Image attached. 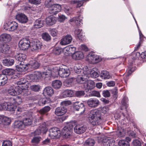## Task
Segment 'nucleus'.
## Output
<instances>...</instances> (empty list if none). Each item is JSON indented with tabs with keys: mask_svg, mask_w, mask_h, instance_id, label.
Returning a JSON list of instances; mask_svg holds the SVG:
<instances>
[{
	"mask_svg": "<svg viewBox=\"0 0 146 146\" xmlns=\"http://www.w3.org/2000/svg\"><path fill=\"white\" fill-rule=\"evenodd\" d=\"M90 123L93 125H100L104 120V117L101 112L97 110L90 111L88 115Z\"/></svg>",
	"mask_w": 146,
	"mask_h": 146,
	"instance_id": "f257e3e1",
	"label": "nucleus"
},
{
	"mask_svg": "<svg viewBox=\"0 0 146 146\" xmlns=\"http://www.w3.org/2000/svg\"><path fill=\"white\" fill-rule=\"evenodd\" d=\"M18 119H20L22 120L23 124L25 126L30 125L34 121V123L37 122V119L35 117H33V114L27 115H25V114H21V115H19L17 117Z\"/></svg>",
	"mask_w": 146,
	"mask_h": 146,
	"instance_id": "f03ea898",
	"label": "nucleus"
},
{
	"mask_svg": "<svg viewBox=\"0 0 146 146\" xmlns=\"http://www.w3.org/2000/svg\"><path fill=\"white\" fill-rule=\"evenodd\" d=\"M14 70L12 69H6L2 71L3 74H0V85H4L7 82V78L6 75L13 74Z\"/></svg>",
	"mask_w": 146,
	"mask_h": 146,
	"instance_id": "7ed1b4c3",
	"label": "nucleus"
},
{
	"mask_svg": "<svg viewBox=\"0 0 146 146\" xmlns=\"http://www.w3.org/2000/svg\"><path fill=\"white\" fill-rule=\"evenodd\" d=\"M48 135L52 138H58L61 135V133L58 128L54 127L49 129Z\"/></svg>",
	"mask_w": 146,
	"mask_h": 146,
	"instance_id": "20e7f679",
	"label": "nucleus"
},
{
	"mask_svg": "<svg viewBox=\"0 0 146 146\" xmlns=\"http://www.w3.org/2000/svg\"><path fill=\"white\" fill-rule=\"evenodd\" d=\"M73 126L71 124L64 127L62 130L63 135L66 138H68L72 133L73 131Z\"/></svg>",
	"mask_w": 146,
	"mask_h": 146,
	"instance_id": "39448f33",
	"label": "nucleus"
},
{
	"mask_svg": "<svg viewBox=\"0 0 146 146\" xmlns=\"http://www.w3.org/2000/svg\"><path fill=\"white\" fill-rule=\"evenodd\" d=\"M31 42L28 38H23L19 42V46L22 50L27 49L30 46Z\"/></svg>",
	"mask_w": 146,
	"mask_h": 146,
	"instance_id": "423d86ee",
	"label": "nucleus"
},
{
	"mask_svg": "<svg viewBox=\"0 0 146 146\" xmlns=\"http://www.w3.org/2000/svg\"><path fill=\"white\" fill-rule=\"evenodd\" d=\"M41 42L37 39H33L31 42L30 46L32 50H37L40 49L42 46Z\"/></svg>",
	"mask_w": 146,
	"mask_h": 146,
	"instance_id": "0eeeda50",
	"label": "nucleus"
},
{
	"mask_svg": "<svg viewBox=\"0 0 146 146\" xmlns=\"http://www.w3.org/2000/svg\"><path fill=\"white\" fill-rule=\"evenodd\" d=\"M84 88H85L86 92H88L89 90L93 89L95 86V83L92 80H86L83 84Z\"/></svg>",
	"mask_w": 146,
	"mask_h": 146,
	"instance_id": "6e6552de",
	"label": "nucleus"
},
{
	"mask_svg": "<svg viewBox=\"0 0 146 146\" xmlns=\"http://www.w3.org/2000/svg\"><path fill=\"white\" fill-rule=\"evenodd\" d=\"M88 106L92 108H95L97 107L100 104L99 100L94 98H90L87 101Z\"/></svg>",
	"mask_w": 146,
	"mask_h": 146,
	"instance_id": "1a4fd4ad",
	"label": "nucleus"
},
{
	"mask_svg": "<svg viewBox=\"0 0 146 146\" xmlns=\"http://www.w3.org/2000/svg\"><path fill=\"white\" fill-rule=\"evenodd\" d=\"M72 40V36L68 35L61 39L60 43L62 45H64L70 44Z\"/></svg>",
	"mask_w": 146,
	"mask_h": 146,
	"instance_id": "9d476101",
	"label": "nucleus"
},
{
	"mask_svg": "<svg viewBox=\"0 0 146 146\" xmlns=\"http://www.w3.org/2000/svg\"><path fill=\"white\" fill-rule=\"evenodd\" d=\"M61 6L58 4H54L49 9L50 13L51 14L55 15L61 10Z\"/></svg>",
	"mask_w": 146,
	"mask_h": 146,
	"instance_id": "9b49d317",
	"label": "nucleus"
},
{
	"mask_svg": "<svg viewBox=\"0 0 146 146\" xmlns=\"http://www.w3.org/2000/svg\"><path fill=\"white\" fill-rule=\"evenodd\" d=\"M67 111V109L65 107L61 106L55 109V114L57 116H62L65 114Z\"/></svg>",
	"mask_w": 146,
	"mask_h": 146,
	"instance_id": "f8f14e48",
	"label": "nucleus"
},
{
	"mask_svg": "<svg viewBox=\"0 0 146 146\" xmlns=\"http://www.w3.org/2000/svg\"><path fill=\"white\" fill-rule=\"evenodd\" d=\"M74 110L79 111L80 114H83L85 111L84 105L82 103H75L74 106Z\"/></svg>",
	"mask_w": 146,
	"mask_h": 146,
	"instance_id": "ddd939ff",
	"label": "nucleus"
},
{
	"mask_svg": "<svg viewBox=\"0 0 146 146\" xmlns=\"http://www.w3.org/2000/svg\"><path fill=\"white\" fill-rule=\"evenodd\" d=\"M102 143L105 146H114L115 140L113 138L107 137L104 139Z\"/></svg>",
	"mask_w": 146,
	"mask_h": 146,
	"instance_id": "4468645a",
	"label": "nucleus"
},
{
	"mask_svg": "<svg viewBox=\"0 0 146 146\" xmlns=\"http://www.w3.org/2000/svg\"><path fill=\"white\" fill-rule=\"evenodd\" d=\"M59 75L62 78H66L70 74V71L69 69L60 68L58 71Z\"/></svg>",
	"mask_w": 146,
	"mask_h": 146,
	"instance_id": "2eb2a0df",
	"label": "nucleus"
},
{
	"mask_svg": "<svg viewBox=\"0 0 146 146\" xmlns=\"http://www.w3.org/2000/svg\"><path fill=\"white\" fill-rule=\"evenodd\" d=\"M89 59L92 60V62L93 63H96L101 60V59L98 56L92 53H90L88 55Z\"/></svg>",
	"mask_w": 146,
	"mask_h": 146,
	"instance_id": "dca6fc26",
	"label": "nucleus"
},
{
	"mask_svg": "<svg viewBox=\"0 0 146 146\" xmlns=\"http://www.w3.org/2000/svg\"><path fill=\"white\" fill-rule=\"evenodd\" d=\"M16 19L20 23H27L28 19L27 17L24 14L19 13L16 15Z\"/></svg>",
	"mask_w": 146,
	"mask_h": 146,
	"instance_id": "f3484780",
	"label": "nucleus"
},
{
	"mask_svg": "<svg viewBox=\"0 0 146 146\" xmlns=\"http://www.w3.org/2000/svg\"><path fill=\"white\" fill-rule=\"evenodd\" d=\"M86 130V127L82 125H78L74 128L75 133L77 134H81L84 133Z\"/></svg>",
	"mask_w": 146,
	"mask_h": 146,
	"instance_id": "a211bd4d",
	"label": "nucleus"
},
{
	"mask_svg": "<svg viewBox=\"0 0 146 146\" xmlns=\"http://www.w3.org/2000/svg\"><path fill=\"white\" fill-rule=\"evenodd\" d=\"M41 76L40 73L38 72H35L33 74L29 75L31 80L33 82H37Z\"/></svg>",
	"mask_w": 146,
	"mask_h": 146,
	"instance_id": "6ab92c4d",
	"label": "nucleus"
},
{
	"mask_svg": "<svg viewBox=\"0 0 146 146\" xmlns=\"http://www.w3.org/2000/svg\"><path fill=\"white\" fill-rule=\"evenodd\" d=\"M82 19L83 17L80 15L78 17H73L70 19V21L71 22H74L77 26H80L82 23Z\"/></svg>",
	"mask_w": 146,
	"mask_h": 146,
	"instance_id": "aec40b11",
	"label": "nucleus"
},
{
	"mask_svg": "<svg viewBox=\"0 0 146 146\" xmlns=\"http://www.w3.org/2000/svg\"><path fill=\"white\" fill-rule=\"evenodd\" d=\"M84 55L83 52L81 51H76L72 55L73 59L75 60H80L83 58Z\"/></svg>",
	"mask_w": 146,
	"mask_h": 146,
	"instance_id": "412c9836",
	"label": "nucleus"
},
{
	"mask_svg": "<svg viewBox=\"0 0 146 146\" xmlns=\"http://www.w3.org/2000/svg\"><path fill=\"white\" fill-rule=\"evenodd\" d=\"M15 57L17 60L21 62L25 60L26 58V56L25 54L20 53H16Z\"/></svg>",
	"mask_w": 146,
	"mask_h": 146,
	"instance_id": "4be33fe9",
	"label": "nucleus"
},
{
	"mask_svg": "<svg viewBox=\"0 0 146 146\" xmlns=\"http://www.w3.org/2000/svg\"><path fill=\"white\" fill-rule=\"evenodd\" d=\"M56 18L53 16H50L47 17L46 19V22L47 24L52 25L56 22Z\"/></svg>",
	"mask_w": 146,
	"mask_h": 146,
	"instance_id": "5701e85b",
	"label": "nucleus"
},
{
	"mask_svg": "<svg viewBox=\"0 0 146 146\" xmlns=\"http://www.w3.org/2000/svg\"><path fill=\"white\" fill-rule=\"evenodd\" d=\"M26 65L28 67L36 69L39 67L40 64L37 61L34 60L32 62H31L29 64H26Z\"/></svg>",
	"mask_w": 146,
	"mask_h": 146,
	"instance_id": "b1692460",
	"label": "nucleus"
},
{
	"mask_svg": "<svg viewBox=\"0 0 146 146\" xmlns=\"http://www.w3.org/2000/svg\"><path fill=\"white\" fill-rule=\"evenodd\" d=\"M44 93L46 94L48 96H51L54 93V90L50 86L46 87L44 90Z\"/></svg>",
	"mask_w": 146,
	"mask_h": 146,
	"instance_id": "393cba45",
	"label": "nucleus"
},
{
	"mask_svg": "<svg viewBox=\"0 0 146 146\" xmlns=\"http://www.w3.org/2000/svg\"><path fill=\"white\" fill-rule=\"evenodd\" d=\"M62 95L63 98L71 97L73 95V92L70 90H66L62 92Z\"/></svg>",
	"mask_w": 146,
	"mask_h": 146,
	"instance_id": "a878e982",
	"label": "nucleus"
},
{
	"mask_svg": "<svg viewBox=\"0 0 146 146\" xmlns=\"http://www.w3.org/2000/svg\"><path fill=\"white\" fill-rule=\"evenodd\" d=\"M98 72V71L96 68H94L91 71H89L88 74H89L91 77L96 78L98 77L99 76Z\"/></svg>",
	"mask_w": 146,
	"mask_h": 146,
	"instance_id": "bb28decb",
	"label": "nucleus"
},
{
	"mask_svg": "<svg viewBox=\"0 0 146 146\" xmlns=\"http://www.w3.org/2000/svg\"><path fill=\"white\" fill-rule=\"evenodd\" d=\"M11 39V36L9 34L4 33L2 34L0 36V41L1 42L9 41Z\"/></svg>",
	"mask_w": 146,
	"mask_h": 146,
	"instance_id": "cd10ccee",
	"label": "nucleus"
},
{
	"mask_svg": "<svg viewBox=\"0 0 146 146\" xmlns=\"http://www.w3.org/2000/svg\"><path fill=\"white\" fill-rule=\"evenodd\" d=\"M14 63V61L12 59H5L3 61V65L7 66H11Z\"/></svg>",
	"mask_w": 146,
	"mask_h": 146,
	"instance_id": "c85d7f7f",
	"label": "nucleus"
},
{
	"mask_svg": "<svg viewBox=\"0 0 146 146\" xmlns=\"http://www.w3.org/2000/svg\"><path fill=\"white\" fill-rule=\"evenodd\" d=\"M14 127L15 128L23 129L24 126L23 121L17 120L15 121L14 122Z\"/></svg>",
	"mask_w": 146,
	"mask_h": 146,
	"instance_id": "c756f323",
	"label": "nucleus"
},
{
	"mask_svg": "<svg viewBox=\"0 0 146 146\" xmlns=\"http://www.w3.org/2000/svg\"><path fill=\"white\" fill-rule=\"evenodd\" d=\"M44 23V21L40 19H37L35 21L34 23V26L36 28H39L42 27Z\"/></svg>",
	"mask_w": 146,
	"mask_h": 146,
	"instance_id": "7c9ffc66",
	"label": "nucleus"
},
{
	"mask_svg": "<svg viewBox=\"0 0 146 146\" xmlns=\"http://www.w3.org/2000/svg\"><path fill=\"white\" fill-rule=\"evenodd\" d=\"M7 92L8 94L11 95L15 96L17 95L16 89L14 86H10L8 89Z\"/></svg>",
	"mask_w": 146,
	"mask_h": 146,
	"instance_id": "2f4dec72",
	"label": "nucleus"
},
{
	"mask_svg": "<svg viewBox=\"0 0 146 146\" xmlns=\"http://www.w3.org/2000/svg\"><path fill=\"white\" fill-rule=\"evenodd\" d=\"M62 85L61 82L59 80H55L52 82V87L55 89H59Z\"/></svg>",
	"mask_w": 146,
	"mask_h": 146,
	"instance_id": "473e14b6",
	"label": "nucleus"
},
{
	"mask_svg": "<svg viewBox=\"0 0 146 146\" xmlns=\"http://www.w3.org/2000/svg\"><path fill=\"white\" fill-rule=\"evenodd\" d=\"M101 77L104 79H109L111 78V76L109 73L106 71H103L102 72L100 75Z\"/></svg>",
	"mask_w": 146,
	"mask_h": 146,
	"instance_id": "72a5a7b5",
	"label": "nucleus"
},
{
	"mask_svg": "<svg viewBox=\"0 0 146 146\" xmlns=\"http://www.w3.org/2000/svg\"><path fill=\"white\" fill-rule=\"evenodd\" d=\"M9 48L10 47L9 45L5 44L1 46V51L2 53H6L8 52Z\"/></svg>",
	"mask_w": 146,
	"mask_h": 146,
	"instance_id": "f704fd0d",
	"label": "nucleus"
},
{
	"mask_svg": "<svg viewBox=\"0 0 146 146\" xmlns=\"http://www.w3.org/2000/svg\"><path fill=\"white\" fill-rule=\"evenodd\" d=\"M62 48L59 46L54 47L52 50L53 53L56 55L60 54L62 52Z\"/></svg>",
	"mask_w": 146,
	"mask_h": 146,
	"instance_id": "c9c22d12",
	"label": "nucleus"
},
{
	"mask_svg": "<svg viewBox=\"0 0 146 146\" xmlns=\"http://www.w3.org/2000/svg\"><path fill=\"white\" fill-rule=\"evenodd\" d=\"M95 143V141L93 139H89L86 141L85 146H93Z\"/></svg>",
	"mask_w": 146,
	"mask_h": 146,
	"instance_id": "e433bc0d",
	"label": "nucleus"
},
{
	"mask_svg": "<svg viewBox=\"0 0 146 146\" xmlns=\"http://www.w3.org/2000/svg\"><path fill=\"white\" fill-rule=\"evenodd\" d=\"M51 108L49 106H46L42 109H40L39 111L40 113L41 114H44L45 113L49 111L50 110Z\"/></svg>",
	"mask_w": 146,
	"mask_h": 146,
	"instance_id": "4c0bfd02",
	"label": "nucleus"
},
{
	"mask_svg": "<svg viewBox=\"0 0 146 146\" xmlns=\"http://www.w3.org/2000/svg\"><path fill=\"white\" fill-rule=\"evenodd\" d=\"M125 134V131L123 129H119L117 131L116 134L119 137H121L124 136Z\"/></svg>",
	"mask_w": 146,
	"mask_h": 146,
	"instance_id": "58836bf2",
	"label": "nucleus"
},
{
	"mask_svg": "<svg viewBox=\"0 0 146 146\" xmlns=\"http://www.w3.org/2000/svg\"><path fill=\"white\" fill-rule=\"evenodd\" d=\"M10 31H13L18 27L17 23L14 21L10 22Z\"/></svg>",
	"mask_w": 146,
	"mask_h": 146,
	"instance_id": "ea45409f",
	"label": "nucleus"
},
{
	"mask_svg": "<svg viewBox=\"0 0 146 146\" xmlns=\"http://www.w3.org/2000/svg\"><path fill=\"white\" fill-rule=\"evenodd\" d=\"M118 145L119 146H129V143L127 141L122 140L119 141Z\"/></svg>",
	"mask_w": 146,
	"mask_h": 146,
	"instance_id": "a19ab883",
	"label": "nucleus"
},
{
	"mask_svg": "<svg viewBox=\"0 0 146 146\" xmlns=\"http://www.w3.org/2000/svg\"><path fill=\"white\" fill-rule=\"evenodd\" d=\"M42 36V38L45 41H48L51 40V37L48 33H43Z\"/></svg>",
	"mask_w": 146,
	"mask_h": 146,
	"instance_id": "79ce46f5",
	"label": "nucleus"
},
{
	"mask_svg": "<svg viewBox=\"0 0 146 146\" xmlns=\"http://www.w3.org/2000/svg\"><path fill=\"white\" fill-rule=\"evenodd\" d=\"M39 129L43 134L45 133L47 131V128L45 124H42L39 127Z\"/></svg>",
	"mask_w": 146,
	"mask_h": 146,
	"instance_id": "37998d69",
	"label": "nucleus"
},
{
	"mask_svg": "<svg viewBox=\"0 0 146 146\" xmlns=\"http://www.w3.org/2000/svg\"><path fill=\"white\" fill-rule=\"evenodd\" d=\"M8 105L7 106L6 110L10 111H14L16 107L13 104L8 102Z\"/></svg>",
	"mask_w": 146,
	"mask_h": 146,
	"instance_id": "c03bdc74",
	"label": "nucleus"
},
{
	"mask_svg": "<svg viewBox=\"0 0 146 146\" xmlns=\"http://www.w3.org/2000/svg\"><path fill=\"white\" fill-rule=\"evenodd\" d=\"M77 82L80 84H84L85 82V79L82 77V75H78L76 78Z\"/></svg>",
	"mask_w": 146,
	"mask_h": 146,
	"instance_id": "a18cd8bd",
	"label": "nucleus"
},
{
	"mask_svg": "<svg viewBox=\"0 0 146 146\" xmlns=\"http://www.w3.org/2000/svg\"><path fill=\"white\" fill-rule=\"evenodd\" d=\"M19 64L20 65H17L16 66V69L18 71H22L26 69H28L26 68V67H25V66H27L26 65H21V63H20Z\"/></svg>",
	"mask_w": 146,
	"mask_h": 146,
	"instance_id": "49530a36",
	"label": "nucleus"
},
{
	"mask_svg": "<svg viewBox=\"0 0 146 146\" xmlns=\"http://www.w3.org/2000/svg\"><path fill=\"white\" fill-rule=\"evenodd\" d=\"M30 88L31 90L33 91L38 92L40 90V85H32L31 86Z\"/></svg>",
	"mask_w": 146,
	"mask_h": 146,
	"instance_id": "de8ad7c7",
	"label": "nucleus"
},
{
	"mask_svg": "<svg viewBox=\"0 0 146 146\" xmlns=\"http://www.w3.org/2000/svg\"><path fill=\"white\" fill-rule=\"evenodd\" d=\"M128 100V98L126 97H125L123 98L121 101L122 105L125 106L126 109L128 107V105L127 104Z\"/></svg>",
	"mask_w": 146,
	"mask_h": 146,
	"instance_id": "09e8293b",
	"label": "nucleus"
},
{
	"mask_svg": "<svg viewBox=\"0 0 146 146\" xmlns=\"http://www.w3.org/2000/svg\"><path fill=\"white\" fill-rule=\"evenodd\" d=\"M90 96H96L98 97H100V95L99 92L96 91H92L89 94Z\"/></svg>",
	"mask_w": 146,
	"mask_h": 146,
	"instance_id": "8fccbe9b",
	"label": "nucleus"
},
{
	"mask_svg": "<svg viewBox=\"0 0 146 146\" xmlns=\"http://www.w3.org/2000/svg\"><path fill=\"white\" fill-rule=\"evenodd\" d=\"M45 6L47 7L50 8L54 5L53 1L52 0H47L45 1L44 3Z\"/></svg>",
	"mask_w": 146,
	"mask_h": 146,
	"instance_id": "3c124183",
	"label": "nucleus"
},
{
	"mask_svg": "<svg viewBox=\"0 0 146 146\" xmlns=\"http://www.w3.org/2000/svg\"><path fill=\"white\" fill-rule=\"evenodd\" d=\"M85 94L84 91H78L76 92V96L78 97H80L83 96Z\"/></svg>",
	"mask_w": 146,
	"mask_h": 146,
	"instance_id": "603ef678",
	"label": "nucleus"
},
{
	"mask_svg": "<svg viewBox=\"0 0 146 146\" xmlns=\"http://www.w3.org/2000/svg\"><path fill=\"white\" fill-rule=\"evenodd\" d=\"M47 68L48 70H46V72H44V74L46 76H48L49 77H50L52 75L51 70L49 67H46L45 69Z\"/></svg>",
	"mask_w": 146,
	"mask_h": 146,
	"instance_id": "864d4df0",
	"label": "nucleus"
},
{
	"mask_svg": "<svg viewBox=\"0 0 146 146\" xmlns=\"http://www.w3.org/2000/svg\"><path fill=\"white\" fill-rule=\"evenodd\" d=\"M40 141V138L39 137H35L31 140V142L33 144H37Z\"/></svg>",
	"mask_w": 146,
	"mask_h": 146,
	"instance_id": "5fc2aeb1",
	"label": "nucleus"
},
{
	"mask_svg": "<svg viewBox=\"0 0 146 146\" xmlns=\"http://www.w3.org/2000/svg\"><path fill=\"white\" fill-rule=\"evenodd\" d=\"M102 94L105 97H109L110 96V93L109 91L107 90H104L102 91Z\"/></svg>",
	"mask_w": 146,
	"mask_h": 146,
	"instance_id": "6e6d98bb",
	"label": "nucleus"
},
{
	"mask_svg": "<svg viewBox=\"0 0 146 146\" xmlns=\"http://www.w3.org/2000/svg\"><path fill=\"white\" fill-rule=\"evenodd\" d=\"M8 102H5L1 104H0V110L3 109L6 110L7 106L8 105Z\"/></svg>",
	"mask_w": 146,
	"mask_h": 146,
	"instance_id": "4d7b16f0",
	"label": "nucleus"
},
{
	"mask_svg": "<svg viewBox=\"0 0 146 146\" xmlns=\"http://www.w3.org/2000/svg\"><path fill=\"white\" fill-rule=\"evenodd\" d=\"M50 32L51 35L53 36H56L58 33V31L55 29H52L50 30Z\"/></svg>",
	"mask_w": 146,
	"mask_h": 146,
	"instance_id": "13d9d810",
	"label": "nucleus"
},
{
	"mask_svg": "<svg viewBox=\"0 0 146 146\" xmlns=\"http://www.w3.org/2000/svg\"><path fill=\"white\" fill-rule=\"evenodd\" d=\"M66 18V17L64 15L60 14L58 15V20L60 22H62Z\"/></svg>",
	"mask_w": 146,
	"mask_h": 146,
	"instance_id": "bf43d9fd",
	"label": "nucleus"
},
{
	"mask_svg": "<svg viewBox=\"0 0 146 146\" xmlns=\"http://www.w3.org/2000/svg\"><path fill=\"white\" fill-rule=\"evenodd\" d=\"M48 100L46 98H44L42 99H40L39 102L40 105H41L42 104L43 105H44L46 103H47L48 102Z\"/></svg>",
	"mask_w": 146,
	"mask_h": 146,
	"instance_id": "052dcab7",
	"label": "nucleus"
},
{
	"mask_svg": "<svg viewBox=\"0 0 146 146\" xmlns=\"http://www.w3.org/2000/svg\"><path fill=\"white\" fill-rule=\"evenodd\" d=\"M71 104V102L70 100L64 101L60 103L61 106H66Z\"/></svg>",
	"mask_w": 146,
	"mask_h": 146,
	"instance_id": "680f3d73",
	"label": "nucleus"
},
{
	"mask_svg": "<svg viewBox=\"0 0 146 146\" xmlns=\"http://www.w3.org/2000/svg\"><path fill=\"white\" fill-rule=\"evenodd\" d=\"M26 82V80L25 79L23 78H20L19 80L17 82L18 85H21L24 84Z\"/></svg>",
	"mask_w": 146,
	"mask_h": 146,
	"instance_id": "e2e57ef3",
	"label": "nucleus"
},
{
	"mask_svg": "<svg viewBox=\"0 0 146 146\" xmlns=\"http://www.w3.org/2000/svg\"><path fill=\"white\" fill-rule=\"evenodd\" d=\"M29 2L30 3L36 5L39 4L41 3L40 0H29Z\"/></svg>",
	"mask_w": 146,
	"mask_h": 146,
	"instance_id": "0e129e2a",
	"label": "nucleus"
},
{
	"mask_svg": "<svg viewBox=\"0 0 146 146\" xmlns=\"http://www.w3.org/2000/svg\"><path fill=\"white\" fill-rule=\"evenodd\" d=\"M71 83L70 80H67L63 82V84L65 86L68 87L71 86Z\"/></svg>",
	"mask_w": 146,
	"mask_h": 146,
	"instance_id": "69168bd1",
	"label": "nucleus"
},
{
	"mask_svg": "<svg viewBox=\"0 0 146 146\" xmlns=\"http://www.w3.org/2000/svg\"><path fill=\"white\" fill-rule=\"evenodd\" d=\"M12 143L10 141H4L3 143L2 146H11Z\"/></svg>",
	"mask_w": 146,
	"mask_h": 146,
	"instance_id": "338daca9",
	"label": "nucleus"
},
{
	"mask_svg": "<svg viewBox=\"0 0 146 146\" xmlns=\"http://www.w3.org/2000/svg\"><path fill=\"white\" fill-rule=\"evenodd\" d=\"M133 144L135 146H141V143L139 141V140L136 139L134 140L133 141Z\"/></svg>",
	"mask_w": 146,
	"mask_h": 146,
	"instance_id": "774afa93",
	"label": "nucleus"
}]
</instances>
